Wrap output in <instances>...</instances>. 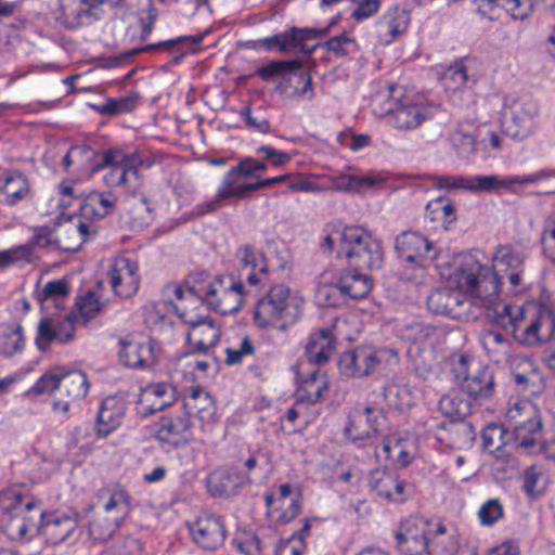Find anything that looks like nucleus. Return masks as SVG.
Segmentation results:
<instances>
[{
	"label": "nucleus",
	"instance_id": "1",
	"mask_svg": "<svg viewBox=\"0 0 555 555\" xmlns=\"http://www.w3.org/2000/svg\"><path fill=\"white\" fill-rule=\"evenodd\" d=\"M478 254H468L463 257L454 273L457 289L442 287L434 289L428 295L427 307L431 312L457 319L464 312L466 297L487 309L499 302L500 278L479 259Z\"/></svg>",
	"mask_w": 555,
	"mask_h": 555
},
{
	"label": "nucleus",
	"instance_id": "2",
	"mask_svg": "<svg viewBox=\"0 0 555 555\" xmlns=\"http://www.w3.org/2000/svg\"><path fill=\"white\" fill-rule=\"evenodd\" d=\"M193 418L198 421L204 435H212L219 425L214 398L198 386L185 389L181 405L163 414L157 421L154 438L159 447L170 452L193 442Z\"/></svg>",
	"mask_w": 555,
	"mask_h": 555
},
{
	"label": "nucleus",
	"instance_id": "3",
	"mask_svg": "<svg viewBox=\"0 0 555 555\" xmlns=\"http://www.w3.org/2000/svg\"><path fill=\"white\" fill-rule=\"evenodd\" d=\"M240 262V279L233 275H219L212 281L206 305L223 315L236 313L245 302L247 292L242 282L245 279L249 286H263L268 281L269 270L264 254L251 245L236 250Z\"/></svg>",
	"mask_w": 555,
	"mask_h": 555
},
{
	"label": "nucleus",
	"instance_id": "4",
	"mask_svg": "<svg viewBox=\"0 0 555 555\" xmlns=\"http://www.w3.org/2000/svg\"><path fill=\"white\" fill-rule=\"evenodd\" d=\"M306 299L285 284H274L253 309V323L260 330L287 332L304 317Z\"/></svg>",
	"mask_w": 555,
	"mask_h": 555
},
{
	"label": "nucleus",
	"instance_id": "5",
	"mask_svg": "<svg viewBox=\"0 0 555 555\" xmlns=\"http://www.w3.org/2000/svg\"><path fill=\"white\" fill-rule=\"evenodd\" d=\"M498 323L509 330L522 345L535 346L555 340V312L544 305H503Z\"/></svg>",
	"mask_w": 555,
	"mask_h": 555
},
{
	"label": "nucleus",
	"instance_id": "6",
	"mask_svg": "<svg viewBox=\"0 0 555 555\" xmlns=\"http://www.w3.org/2000/svg\"><path fill=\"white\" fill-rule=\"evenodd\" d=\"M0 502L7 509L0 516V532L10 541L23 542L38 534L39 500L23 488L11 487L1 491Z\"/></svg>",
	"mask_w": 555,
	"mask_h": 555
},
{
	"label": "nucleus",
	"instance_id": "7",
	"mask_svg": "<svg viewBox=\"0 0 555 555\" xmlns=\"http://www.w3.org/2000/svg\"><path fill=\"white\" fill-rule=\"evenodd\" d=\"M90 383L87 374L80 370L67 372H47L30 387L29 392L36 396L48 393L52 398V411L68 417L70 405L85 399Z\"/></svg>",
	"mask_w": 555,
	"mask_h": 555
},
{
	"label": "nucleus",
	"instance_id": "8",
	"mask_svg": "<svg viewBox=\"0 0 555 555\" xmlns=\"http://www.w3.org/2000/svg\"><path fill=\"white\" fill-rule=\"evenodd\" d=\"M335 253L357 270H377L384 262L382 242L361 225H347L339 232Z\"/></svg>",
	"mask_w": 555,
	"mask_h": 555
},
{
	"label": "nucleus",
	"instance_id": "9",
	"mask_svg": "<svg viewBox=\"0 0 555 555\" xmlns=\"http://www.w3.org/2000/svg\"><path fill=\"white\" fill-rule=\"evenodd\" d=\"M142 159L137 152H128L119 145L109 146L98 152L94 170L108 168L103 181L108 188H125L129 190L140 181V165Z\"/></svg>",
	"mask_w": 555,
	"mask_h": 555
},
{
	"label": "nucleus",
	"instance_id": "10",
	"mask_svg": "<svg viewBox=\"0 0 555 555\" xmlns=\"http://www.w3.org/2000/svg\"><path fill=\"white\" fill-rule=\"evenodd\" d=\"M395 248L399 257L406 262L403 278L416 284H423L427 278V267L433 260L429 254L433 243L422 233L403 231L395 240Z\"/></svg>",
	"mask_w": 555,
	"mask_h": 555
},
{
	"label": "nucleus",
	"instance_id": "11",
	"mask_svg": "<svg viewBox=\"0 0 555 555\" xmlns=\"http://www.w3.org/2000/svg\"><path fill=\"white\" fill-rule=\"evenodd\" d=\"M400 361L392 348L375 349L371 346H358L339 356L338 370L346 377L361 378L372 374L379 364L397 365Z\"/></svg>",
	"mask_w": 555,
	"mask_h": 555
},
{
	"label": "nucleus",
	"instance_id": "12",
	"mask_svg": "<svg viewBox=\"0 0 555 555\" xmlns=\"http://www.w3.org/2000/svg\"><path fill=\"white\" fill-rule=\"evenodd\" d=\"M453 370L460 379L461 390L470 399L481 401L493 397L494 373L488 365L462 354Z\"/></svg>",
	"mask_w": 555,
	"mask_h": 555
},
{
	"label": "nucleus",
	"instance_id": "13",
	"mask_svg": "<svg viewBox=\"0 0 555 555\" xmlns=\"http://www.w3.org/2000/svg\"><path fill=\"white\" fill-rule=\"evenodd\" d=\"M505 416L513 427L515 447L529 449L538 443L542 423L535 404L529 400L509 402Z\"/></svg>",
	"mask_w": 555,
	"mask_h": 555
},
{
	"label": "nucleus",
	"instance_id": "14",
	"mask_svg": "<svg viewBox=\"0 0 555 555\" xmlns=\"http://www.w3.org/2000/svg\"><path fill=\"white\" fill-rule=\"evenodd\" d=\"M186 309L188 307L177 306L178 314L189 327L185 334L188 354H207L219 344L221 326L217 320L210 317L191 314Z\"/></svg>",
	"mask_w": 555,
	"mask_h": 555
},
{
	"label": "nucleus",
	"instance_id": "15",
	"mask_svg": "<svg viewBox=\"0 0 555 555\" xmlns=\"http://www.w3.org/2000/svg\"><path fill=\"white\" fill-rule=\"evenodd\" d=\"M263 499L267 517L276 525H287L296 519L304 503L301 490L291 483L266 491Z\"/></svg>",
	"mask_w": 555,
	"mask_h": 555
},
{
	"label": "nucleus",
	"instance_id": "16",
	"mask_svg": "<svg viewBox=\"0 0 555 555\" xmlns=\"http://www.w3.org/2000/svg\"><path fill=\"white\" fill-rule=\"evenodd\" d=\"M396 87H389V95L385 99L376 114L388 115L389 122L398 130H413L420 127L428 118V109L423 104L414 102L411 96L392 98Z\"/></svg>",
	"mask_w": 555,
	"mask_h": 555
},
{
	"label": "nucleus",
	"instance_id": "17",
	"mask_svg": "<svg viewBox=\"0 0 555 555\" xmlns=\"http://www.w3.org/2000/svg\"><path fill=\"white\" fill-rule=\"evenodd\" d=\"M527 255L520 244L505 243L496 246L492 260L493 264L488 266L500 278L505 276L512 292H517L525 285V266Z\"/></svg>",
	"mask_w": 555,
	"mask_h": 555
},
{
	"label": "nucleus",
	"instance_id": "18",
	"mask_svg": "<svg viewBox=\"0 0 555 555\" xmlns=\"http://www.w3.org/2000/svg\"><path fill=\"white\" fill-rule=\"evenodd\" d=\"M140 267L135 256L121 253L109 260L106 273L113 293L121 298H130L140 288Z\"/></svg>",
	"mask_w": 555,
	"mask_h": 555
},
{
	"label": "nucleus",
	"instance_id": "19",
	"mask_svg": "<svg viewBox=\"0 0 555 555\" xmlns=\"http://www.w3.org/2000/svg\"><path fill=\"white\" fill-rule=\"evenodd\" d=\"M435 522L418 516L402 520L395 533L396 547L400 555L426 554Z\"/></svg>",
	"mask_w": 555,
	"mask_h": 555
},
{
	"label": "nucleus",
	"instance_id": "20",
	"mask_svg": "<svg viewBox=\"0 0 555 555\" xmlns=\"http://www.w3.org/2000/svg\"><path fill=\"white\" fill-rule=\"evenodd\" d=\"M118 345V360L128 369L146 371L158 362L159 344L151 337L121 338Z\"/></svg>",
	"mask_w": 555,
	"mask_h": 555
},
{
	"label": "nucleus",
	"instance_id": "21",
	"mask_svg": "<svg viewBox=\"0 0 555 555\" xmlns=\"http://www.w3.org/2000/svg\"><path fill=\"white\" fill-rule=\"evenodd\" d=\"M104 11L100 0H57L52 14L57 25L75 30L99 21Z\"/></svg>",
	"mask_w": 555,
	"mask_h": 555
},
{
	"label": "nucleus",
	"instance_id": "22",
	"mask_svg": "<svg viewBox=\"0 0 555 555\" xmlns=\"http://www.w3.org/2000/svg\"><path fill=\"white\" fill-rule=\"evenodd\" d=\"M79 324L81 322L78 320L75 310L66 312L56 324H54L52 315L42 317L37 325L35 336L37 349L40 352H46L53 343L65 345L73 341L76 337L77 325Z\"/></svg>",
	"mask_w": 555,
	"mask_h": 555
},
{
	"label": "nucleus",
	"instance_id": "23",
	"mask_svg": "<svg viewBox=\"0 0 555 555\" xmlns=\"http://www.w3.org/2000/svg\"><path fill=\"white\" fill-rule=\"evenodd\" d=\"M367 487L378 499L401 504L411 496V487L399 474L387 467L371 469L367 476Z\"/></svg>",
	"mask_w": 555,
	"mask_h": 555
},
{
	"label": "nucleus",
	"instance_id": "24",
	"mask_svg": "<svg viewBox=\"0 0 555 555\" xmlns=\"http://www.w3.org/2000/svg\"><path fill=\"white\" fill-rule=\"evenodd\" d=\"M397 334L410 344L408 352L411 354L434 351L443 333L441 328L421 319H410L397 324Z\"/></svg>",
	"mask_w": 555,
	"mask_h": 555
},
{
	"label": "nucleus",
	"instance_id": "25",
	"mask_svg": "<svg viewBox=\"0 0 555 555\" xmlns=\"http://www.w3.org/2000/svg\"><path fill=\"white\" fill-rule=\"evenodd\" d=\"M30 180L20 169L0 166V204L15 208L33 199Z\"/></svg>",
	"mask_w": 555,
	"mask_h": 555
},
{
	"label": "nucleus",
	"instance_id": "26",
	"mask_svg": "<svg viewBox=\"0 0 555 555\" xmlns=\"http://www.w3.org/2000/svg\"><path fill=\"white\" fill-rule=\"evenodd\" d=\"M77 527L78 519L75 515L61 511L44 512L39 501L38 534H42L48 543L52 545L63 543Z\"/></svg>",
	"mask_w": 555,
	"mask_h": 555
},
{
	"label": "nucleus",
	"instance_id": "27",
	"mask_svg": "<svg viewBox=\"0 0 555 555\" xmlns=\"http://www.w3.org/2000/svg\"><path fill=\"white\" fill-rule=\"evenodd\" d=\"M193 542L203 550L216 551L227 538V527L220 516L210 513L201 514L189 525Z\"/></svg>",
	"mask_w": 555,
	"mask_h": 555
},
{
	"label": "nucleus",
	"instance_id": "28",
	"mask_svg": "<svg viewBox=\"0 0 555 555\" xmlns=\"http://www.w3.org/2000/svg\"><path fill=\"white\" fill-rule=\"evenodd\" d=\"M386 422V414L380 408L356 409L349 414L346 434L353 441L372 439L382 433Z\"/></svg>",
	"mask_w": 555,
	"mask_h": 555
},
{
	"label": "nucleus",
	"instance_id": "29",
	"mask_svg": "<svg viewBox=\"0 0 555 555\" xmlns=\"http://www.w3.org/2000/svg\"><path fill=\"white\" fill-rule=\"evenodd\" d=\"M98 233L99 225L96 223L87 222L76 217L56 228L54 240L60 249L66 253H75L86 242L93 240Z\"/></svg>",
	"mask_w": 555,
	"mask_h": 555
},
{
	"label": "nucleus",
	"instance_id": "30",
	"mask_svg": "<svg viewBox=\"0 0 555 555\" xmlns=\"http://www.w3.org/2000/svg\"><path fill=\"white\" fill-rule=\"evenodd\" d=\"M296 379L298 384L296 398H298L299 402L312 405L320 402L328 395L331 384L330 376L319 367H314L308 372L298 371L296 373Z\"/></svg>",
	"mask_w": 555,
	"mask_h": 555
},
{
	"label": "nucleus",
	"instance_id": "31",
	"mask_svg": "<svg viewBox=\"0 0 555 555\" xmlns=\"http://www.w3.org/2000/svg\"><path fill=\"white\" fill-rule=\"evenodd\" d=\"M540 107L538 102L527 100L512 111L506 121V133L514 139L525 140L539 128Z\"/></svg>",
	"mask_w": 555,
	"mask_h": 555
},
{
	"label": "nucleus",
	"instance_id": "32",
	"mask_svg": "<svg viewBox=\"0 0 555 555\" xmlns=\"http://www.w3.org/2000/svg\"><path fill=\"white\" fill-rule=\"evenodd\" d=\"M127 401L119 396L104 398L99 406L95 434L98 438H106L117 430L126 416Z\"/></svg>",
	"mask_w": 555,
	"mask_h": 555
},
{
	"label": "nucleus",
	"instance_id": "33",
	"mask_svg": "<svg viewBox=\"0 0 555 555\" xmlns=\"http://www.w3.org/2000/svg\"><path fill=\"white\" fill-rule=\"evenodd\" d=\"M176 393V386L169 382L150 383L141 388L138 404L143 415H150L171 405Z\"/></svg>",
	"mask_w": 555,
	"mask_h": 555
},
{
	"label": "nucleus",
	"instance_id": "34",
	"mask_svg": "<svg viewBox=\"0 0 555 555\" xmlns=\"http://www.w3.org/2000/svg\"><path fill=\"white\" fill-rule=\"evenodd\" d=\"M410 25V14L399 5L388 8L376 22V36L385 46L397 41Z\"/></svg>",
	"mask_w": 555,
	"mask_h": 555
},
{
	"label": "nucleus",
	"instance_id": "35",
	"mask_svg": "<svg viewBox=\"0 0 555 555\" xmlns=\"http://www.w3.org/2000/svg\"><path fill=\"white\" fill-rule=\"evenodd\" d=\"M330 28L292 26L283 31L282 53H302L311 55L319 44L309 46V41L325 36Z\"/></svg>",
	"mask_w": 555,
	"mask_h": 555
},
{
	"label": "nucleus",
	"instance_id": "36",
	"mask_svg": "<svg viewBox=\"0 0 555 555\" xmlns=\"http://www.w3.org/2000/svg\"><path fill=\"white\" fill-rule=\"evenodd\" d=\"M337 339L330 327H323L309 334L305 346V356L310 364H326L336 350Z\"/></svg>",
	"mask_w": 555,
	"mask_h": 555
},
{
	"label": "nucleus",
	"instance_id": "37",
	"mask_svg": "<svg viewBox=\"0 0 555 555\" xmlns=\"http://www.w3.org/2000/svg\"><path fill=\"white\" fill-rule=\"evenodd\" d=\"M261 344L255 336L242 332L228 339L224 349V364L228 366L241 365L247 359H260Z\"/></svg>",
	"mask_w": 555,
	"mask_h": 555
},
{
	"label": "nucleus",
	"instance_id": "38",
	"mask_svg": "<svg viewBox=\"0 0 555 555\" xmlns=\"http://www.w3.org/2000/svg\"><path fill=\"white\" fill-rule=\"evenodd\" d=\"M382 450L385 459L397 469L411 465L417 455V444L409 438L387 436L383 440Z\"/></svg>",
	"mask_w": 555,
	"mask_h": 555
},
{
	"label": "nucleus",
	"instance_id": "39",
	"mask_svg": "<svg viewBox=\"0 0 555 555\" xmlns=\"http://www.w3.org/2000/svg\"><path fill=\"white\" fill-rule=\"evenodd\" d=\"M116 203L117 197L113 192H90L80 204V216L78 218L96 223L98 220L112 214Z\"/></svg>",
	"mask_w": 555,
	"mask_h": 555
},
{
	"label": "nucleus",
	"instance_id": "40",
	"mask_svg": "<svg viewBox=\"0 0 555 555\" xmlns=\"http://www.w3.org/2000/svg\"><path fill=\"white\" fill-rule=\"evenodd\" d=\"M143 103V98L138 90H130L121 96L106 98L101 103L90 104L93 112L105 117H115L133 113Z\"/></svg>",
	"mask_w": 555,
	"mask_h": 555
},
{
	"label": "nucleus",
	"instance_id": "41",
	"mask_svg": "<svg viewBox=\"0 0 555 555\" xmlns=\"http://www.w3.org/2000/svg\"><path fill=\"white\" fill-rule=\"evenodd\" d=\"M275 91L291 99L312 101L315 98L313 78L308 72L283 77Z\"/></svg>",
	"mask_w": 555,
	"mask_h": 555
},
{
	"label": "nucleus",
	"instance_id": "42",
	"mask_svg": "<svg viewBox=\"0 0 555 555\" xmlns=\"http://www.w3.org/2000/svg\"><path fill=\"white\" fill-rule=\"evenodd\" d=\"M205 34L191 36H178L176 38L163 40L156 43H150L138 48L130 49L125 53L126 56H135L141 53L166 51L169 54H183L190 47L197 46L203 42Z\"/></svg>",
	"mask_w": 555,
	"mask_h": 555
},
{
	"label": "nucleus",
	"instance_id": "43",
	"mask_svg": "<svg viewBox=\"0 0 555 555\" xmlns=\"http://www.w3.org/2000/svg\"><path fill=\"white\" fill-rule=\"evenodd\" d=\"M98 158V152L89 145H73L62 159L65 171L73 173L95 172L93 166Z\"/></svg>",
	"mask_w": 555,
	"mask_h": 555
},
{
	"label": "nucleus",
	"instance_id": "44",
	"mask_svg": "<svg viewBox=\"0 0 555 555\" xmlns=\"http://www.w3.org/2000/svg\"><path fill=\"white\" fill-rule=\"evenodd\" d=\"M467 190L473 193H519L517 188H513V175H477L469 177Z\"/></svg>",
	"mask_w": 555,
	"mask_h": 555
},
{
	"label": "nucleus",
	"instance_id": "45",
	"mask_svg": "<svg viewBox=\"0 0 555 555\" xmlns=\"http://www.w3.org/2000/svg\"><path fill=\"white\" fill-rule=\"evenodd\" d=\"M336 287L341 295L359 300L366 297L373 287L371 278L364 273L346 270L336 282Z\"/></svg>",
	"mask_w": 555,
	"mask_h": 555
},
{
	"label": "nucleus",
	"instance_id": "46",
	"mask_svg": "<svg viewBox=\"0 0 555 555\" xmlns=\"http://www.w3.org/2000/svg\"><path fill=\"white\" fill-rule=\"evenodd\" d=\"M426 555H460L459 538L442 522H435Z\"/></svg>",
	"mask_w": 555,
	"mask_h": 555
},
{
	"label": "nucleus",
	"instance_id": "47",
	"mask_svg": "<svg viewBox=\"0 0 555 555\" xmlns=\"http://www.w3.org/2000/svg\"><path fill=\"white\" fill-rule=\"evenodd\" d=\"M70 292L69 283L64 280L48 281L39 294V301L42 310L65 309Z\"/></svg>",
	"mask_w": 555,
	"mask_h": 555
},
{
	"label": "nucleus",
	"instance_id": "48",
	"mask_svg": "<svg viewBox=\"0 0 555 555\" xmlns=\"http://www.w3.org/2000/svg\"><path fill=\"white\" fill-rule=\"evenodd\" d=\"M425 218L439 223L444 230H449L456 221V210L453 202L446 196L430 199L425 208Z\"/></svg>",
	"mask_w": 555,
	"mask_h": 555
},
{
	"label": "nucleus",
	"instance_id": "49",
	"mask_svg": "<svg viewBox=\"0 0 555 555\" xmlns=\"http://www.w3.org/2000/svg\"><path fill=\"white\" fill-rule=\"evenodd\" d=\"M254 191H256L255 182H242L241 177L231 168L223 176V179L218 185L216 193L218 199L225 202L231 198H246L248 194Z\"/></svg>",
	"mask_w": 555,
	"mask_h": 555
},
{
	"label": "nucleus",
	"instance_id": "50",
	"mask_svg": "<svg viewBox=\"0 0 555 555\" xmlns=\"http://www.w3.org/2000/svg\"><path fill=\"white\" fill-rule=\"evenodd\" d=\"M100 499L103 501V511L107 514H116L118 518H125L131 511L130 494L119 485L102 492Z\"/></svg>",
	"mask_w": 555,
	"mask_h": 555
},
{
	"label": "nucleus",
	"instance_id": "51",
	"mask_svg": "<svg viewBox=\"0 0 555 555\" xmlns=\"http://www.w3.org/2000/svg\"><path fill=\"white\" fill-rule=\"evenodd\" d=\"M304 66V62L299 57L291 60H273L257 67L255 75L262 81H271L278 77H287L294 70H299Z\"/></svg>",
	"mask_w": 555,
	"mask_h": 555
},
{
	"label": "nucleus",
	"instance_id": "52",
	"mask_svg": "<svg viewBox=\"0 0 555 555\" xmlns=\"http://www.w3.org/2000/svg\"><path fill=\"white\" fill-rule=\"evenodd\" d=\"M282 184L286 186V192H313L317 189L313 182L301 178H295L293 173H283L275 177L258 179L255 182V188L256 191H258ZM283 193H285V191Z\"/></svg>",
	"mask_w": 555,
	"mask_h": 555
},
{
	"label": "nucleus",
	"instance_id": "53",
	"mask_svg": "<svg viewBox=\"0 0 555 555\" xmlns=\"http://www.w3.org/2000/svg\"><path fill=\"white\" fill-rule=\"evenodd\" d=\"M26 338L22 324H10L0 333V353L7 358L22 352Z\"/></svg>",
	"mask_w": 555,
	"mask_h": 555
},
{
	"label": "nucleus",
	"instance_id": "54",
	"mask_svg": "<svg viewBox=\"0 0 555 555\" xmlns=\"http://www.w3.org/2000/svg\"><path fill=\"white\" fill-rule=\"evenodd\" d=\"M214 279L205 271L190 273L184 280V285L194 302L206 304Z\"/></svg>",
	"mask_w": 555,
	"mask_h": 555
},
{
	"label": "nucleus",
	"instance_id": "55",
	"mask_svg": "<svg viewBox=\"0 0 555 555\" xmlns=\"http://www.w3.org/2000/svg\"><path fill=\"white\" fill-rule=\"evenodd\" d=\"M102 308L103 304L98 295L92 291H88L76 298L72 310L76 311L81 325H86L99 315Z\"/></svg>",
	"mask_w": 555,
	"mask_h": 555
},
{
	"label": "nucleus",
	"instance_id": "56",
	"mask_svg": "<svg viewBox=\"0 0 555 555\" xmlns=\"http://www.w3.org/2000/svg\"><path fill=\"white\" fill-rule=\"evenodd\" d=\"M479 9L502 8L515 20H524L532 10L531 0H478Z\"/></svg>",
	"mask_w": 555,
	"mask_h": 555
},
{
	"label": "nucleus",
	"instance_id": "57",
	"mask_svg": "<svg viewBox=\"0 0 555 555\" xmlns=\"http://www.w3.org/2000/svg\"><path fill=\"white\" fill-rule=\"evenodd\" d=\"M515 383L518 392L522 396L521 400H529L540 396L544 389L542 378L537 372L529 374H515Z\"/></svg>",
	"mask_w": 555,
	"mask_h": 555
},
{
	"label": "nucleus",
	"instance_id": "58",
	"mask_svg": "<svg viewBox=\"0 0 555 555\" xmlns=\"http://www.w3.org/2000/svg\"><path fill=\"white\" fill-rule=\"evenodd\" d=\"M505 516L504 505L500 499L493 498L485 501L478 512L477 518L482 527L491 528Z\"/></svg>",
	"mask_w": 555,
	"mask_h": 555
},
{
	"label": "nucleus",
	"instance_id": "59",
	"mask_svg": "<svg viewBox=\"0 0 555 555\" xmlns=\"http://www.w3.org/2000/svg\"><path fill=\"white\" fill-rule=\"evenodd\" d=\"M327 52L333 53L336 57H344L358 51V42L354 37L346 34L334 36L320 44Z\"/></svg>",
	"mask_w": 555,
	"mask_h": 555
},
{
	"label": "nucleus",
	"instance_id": "60",
	"mask_svg": "<svg viewBox=\"0 0 555 555\" xmlns=\"http://www.w3.org/2000/svg\"><path fill=\"white\" fill-rule=\"evenodd\" d=\"M439 406L443 414L452 420H463L470 413V403L457 395H444L439 400Z\"/></svg>",
	"mask_w": 555,
	"mask_h": 555
},
{
	"label": "nucleus",
	"instance_id": "61",
	"mask_svg": "<svg viewBox=\"0 0 555 555\" xmlns=\"http://www.w3.org/2000/svg\"><path fill=\"white\" fill-rule=\"evenodd\" d=\"M552 179H555V168L544 167L524 175H513V188L519 190L520 186L543 185Z\"/></svg>",
	"mask_w": 555,
	"mask_h": 555
},
{
	"label": "nucleus",
	"instance_id": "62",
	"mask_svg": "<svg viewBox=\"0 0 555 555\" xmlns=\"http://www.w3.org/2000/svg\"><path fill=\"white\" fill-rule=\"evenodd\" d=\"M232 478L227 470H214L207 476V489L212 496H225L229 494Z\"/></svg>",
	"mask_w": 555,
	"mask_h": 555
},
{
	"label": "nucleus",
	"instance_id": "63",
	"mask_svg": "<svg viewBox=\"0 0 555 555\" xmlns=\"http://www.w3.org/2000/svg\"><path fill=\"white\" fill-rule=\"evenodd\" d=\"M378 180L374 177L340 175L335 179V185L341 191H360L364 186L375 185Z\"/></svg>",
	"mask_w": 555,
	"mask_h": 555
},
{
	"label": "nucleus",
	"instance_id": "64",
	"mask_svg": "<svg viewBox=\"0 0 555 555\" xmlns=\"http://www.w3.org/2000/svg\"><path fill=\"white\" fill-rule=\"evenodd\" d=\"M307 552V543L299 535H289L280 539L274 544V555H304Z\"/></svg>",
	"mask_w": 555,
	"mask_h": 555
}]
</instances>
